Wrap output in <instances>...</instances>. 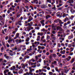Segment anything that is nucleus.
I'll return each instance as SVG.
<instances>
[{
	"instance_id": "nucleus-1",
	"label": "nucleus",
	"mask_w": 75,
	"mask_h": 75,
	"mask_svg": "<svg viewBox=\"0 0 75 75\" xmlns=\"http://www.w3.org/2000/svg\"><path fill=\"white\" fill-rule=\"evenodd\" d=\"M56 29L57 30H59L60 32H64V29H62V28L60 26H57L56 28Z\"/></svg>"
},
{
	"instance_id": "nucleus-2",
	"label": "nucleus",
	"mask_w": 75,
	"mask_h": 75,
	"mask_svg": "<svg viewBox=\"0 0 75 75\" xmlns=\"http://www.w3.org/2000/svg\"><path fill=\"white\" fill-rule=\"evenodd\" d=\"M33 20V18L31 16H30L29 17V19L28 20V22H30Z\"/></svg>"
},
{
	"instance_id": "nucleus-3",
	"label": "nucleus",
	"mask_w": 75,
	"mask_h": 75,
	"mask_svg": "<svg viewBox=\"0 0 75 75\" xmlns=\"http://www.w3.org/2000/svg\"><path fill=\"white\" fill-rule=\"evenodd\" d=\"M42 55L41 54H39L37 56H35V58L36 60H38V58L41 57Z\"/></svg>"
},
{
	"instance_id": "nucleus-4",
	"label": "nucleus",
	"mask_w": 75,
	"mask_h": 75,
	"mask_svg": "<svg viewBox=\"0 0 75 75\" xmlns=\"http://www.w3.org/2000/svg\"><path fill=\"white\" fill-rule=\"evenodd\" d=\"M45 22V20H42L40 21V23L42 24V25L44 26L45 25V24H44V22Z\"/></svg>"
},
{
	"instance_id": "nucleus-5",
	"label": "nucleus",
	"mask_w": 75,
	"mask_h": 75,
	"mask_svg": "<svg viewBox=\"0 0 75 75\" xmlns=\"http://www.w3.org/2000/svg\"><path fill=\"white\" fill-rule=\"evenodd\" d=\"M29 69H30V73H31L33 71H34V69H31V67H29Z\"/></svg>"
},
{
	"instance_id": "nucleus-6",
	"label": "nucleus",
	"mask_w": 75,
	"mask_h": 75,
	"mask_svg": "<svg viewBox=\"0 0 75 75\" xmlns=\"http://www.w3.org/2000/svg\"><path fill=\"white\" fill-rule=\"evenodd\" d=\"M67 3H69L70 4L73 3H74V0H69V1L67 2Z\"/></svg>"
},
{
	"instance_id": "nucleus-7",
	"label": "nucleus",
	"mask_w": 75,
	"mask_h": 75,
	"mask_svg": "<svg viewBox=\"0 0 75 75\" xmlns=\"http://www.w3.org/2000/svg\"><path fill=\"white\" fill-rule=\"evenodd\" d=\"M30 58V56L28 55L25 56L24 57V59H29Z\"/></svg>"
},
{
	"instance_id": "nucleus-8",
	"label": "nucleus",
	"mask_w": 75,
	"mask_h": 75,
	"mask_svg": "<svg viewBox=\"0 0 75 75\" xmlns=\"http://www.w3.org/2000/svg\"><path fill=\"white\" fill-rule=\"evenodd\" d=\"M9 72V70L8 69H7L5 70V71H4V74H6L7 72Z\"/></svg>"
},
{
	"instance_id": "nucleus-9",
	"label": "nucleus",
	"mask_w": 75,
	"mask_h": 75,
	"mask_svg": "<svg viewBox=\"0 0 75 75\" xmlns=\"http://www.w3.org/2000/svg\"><path fill=\"white\" fill-rule=\"evenodd\" d=\"M16 69V67L14 66H13L11 68L10 70H14Z\"/></svg>"
},
{
	"instance_id": "nucleus-10",
	"label": "nucleus",
	"mask_w": 75,
	"mask_h": 75,
	"mask_svg": "<svg viewBox=\"0 0 75 75\" xmlns=\"http://www.w3.org/2000/svg\"><path fill=\"white\" fill-rule=\"evenodd\" d=\"M40 6L42 8H45L46 7V6L44 5H41Z\"/></svg>"
},
{
	"instance_id": "nucleus-11",
	"label": "nucleus",
	"mask_w": 75,
	"mask_h": 75,
	"mask_svg": "<svg viewBox=\"0 0 75 75\" xmlns=\"http://www.w3.org/2000/svg\"><path fill=\"white\" fill-rule=\"evenodd\" d=\"M38 0H34L33 2L34 3H35L37 4H38Z\"/></svg>"
},
{
	"instance_id": "nucleus-12",
	"label": "nucleus",
	"mask_w": 75,
	"mask_h": 75,
	"mask_svg": "<svg viewBox=\"0 0 75 75\" xmlns=\"http://www.w3.org/2000/svg\"><path fill=\"white\" fill-rule=\"evenodd\" d=\"M38 35H41V36H42L43 35V33H38Z\"/></svg>"
},
{
	"instance_id": "nucleus-13",
	"label": "nucleus",
	"mask_w": 75,
	"mask_h": 75,
	"mask_svg": "<svg viewBox=\"0 0 75 75\" xmlns=\"http://www.w3.org/2000/svg\"><path fill=\"white\" fill-rule=\"evenodd\" d=\"M59 19H55L54 21V23H58V22H59Z\"/></svg>"
},
{
	"instance_id": "nucleus-14",
	"label": "nucleus",
	"mask_w": 75,
	"mask_h": 75,
	"mask_svg": "<svg viewBox=\"0 0 75 75\" xmlns=\"http://www.w3.org/2000/svg\"><path fill=\"white\" fill-rule=\"evenodd\" d=\"M70 11H71V13L72 14H74V13L75 12V11L74 10V9H71L70 10Z\"/></svg>"
},
{
	"instance_id": "nucleus-15",
	"label": "nucleus",
	"mask_w": 75,
	"mask_h": 75,
	"mask_svg": "<svg viewBox=\"0 0 75 75\" xmlns=\"http://www.w3.org/2000/svg\"><path fill=\"white\" fill-rule=\"evenodd\" d=\"M51 18V16L49 15H47L46 16V19H48V18Z\"/></svg>"
},
{
	"instance_id": "nucleus-16",
	"label": "nucleus",
	"mask_w": 75,
	"mask_h": 75,
	"mask_svg": "<svg viewBox=\"0 0 75 75\" xmlns=\"http://www.w3.org/2000/svg\"><path fill=\"white\" fill-rule=\"evenodd\" d=\"M60 53L62 54H65V50H64L63 51H61L60 52Z\"/></svg>"
},
{
	"instance_id": "nucleus-17",
	"label": "nucleus",
	"mask_w": 75,
	"mask_h": 75,
	"mask_svg": "<svg viewBox=\"0 0 75 75\" xmlns=\"http://www.w3.org/2000/svg\"><path fill=\"white\" fill-rule=\"evenodd\" d=\"M21 66H22V68H23V69H25V65L24 64H22Z\"/></svg>"
},
{
	"instance_id": "nucleus-18",
	"label": "nucleus",
	"mask_w": 75,
	"mask_h": 75,
	"mask_svg": "<svg viewBox=\"0 0 75 75\" xmlns=\"http://www.w3.org/2000/svg\"><path fill=\"white\" fill-rule=\"evenodd\" d=\"M41 31H43L44 32H46V31H48V30H45V29H42L41 30Z\"/></svg>"
},
{
	"instance_id": "nucleus-19",
	"label": "nucleus",
	"mask_w": 75,
	"mask_h": 75,
	"mask_svg": "<svg viewBox=\"0 0 75 75\" xmlns=\"http://www.w3.org/2000/svg\"><path fill=\"white\" fill-rule=\"evenodd\" d=\"M25 50H26V48H25V45H24L23 46V48L22 49V51H24Z\"/></svg>"
},
{
	"instance_id": "nucleus-20",
	"label": "nucleus",
	"mask_w": 75,
	"mask_h": 75,
	"mask_svg": "<svg viewBox=\"0 0 75 75\" xmlns=\"http://www.w3.org/2000/svg\"><path fill=\"white\" fill-rule=\"evenodd\" d=\"M23 72V69H21L19 71L18 73L19 74H21V73H22V72Z\"/></svg>"
},
{
	"instance_id": "nucleus-21",
	"label": "nucleus",
	"mask_w": 75,
	"mask_h": 75,
	"mask_svg": "<svg viewBox=\"0 0 75 75\" xmlns=\"http://www.w3.org/2000/svg\"><path fill=\"white\" fill-rule=\"evenodd\" d=\"M26 29L28 30V31H30V30H31V29H30V28L29 27H27Z\"/></svg>"
},
{
	"instance_id": "nucleus-22",
	"label": "nucleus",
	"mask_w": 75,
	"mask_h": 75,
	"mask_svg": "<svg viewBox=\"0 0 75 75\" xmlns=\"http://www.w3.org/2000/svg\"><path fill=\"white\" fill-rule=\"evenodd\" d=\"M62 8H63L62 7H61L59 8H57V10L58 11L62 10Z\"/></svg>"
},
{
	"instance_id": "nucleus-23",
	"label": "nucleus",
	"mask_w": 75,
	"mask_h": 75,
	"mask_svg": "<svg viewBox=\"0 0 75 75\" xmlns=\"http://www.w3.org/2000/svg\"><path fill=\"white\" fill-rule=\"evenodd\" d=\"M31 61H32V62H35V60L33 58H32L29 61L30 62H31Z\"/></svg>"
},
{
	"instance_id": "nucleus-24",
	"label": "nucleus",
	"mask_w": 75,
	"mask_h": 75,
	"mask_svg": "<svg viewBox=\"0 0 75 75\" xmlns=\"http://www.w3.org/2000/svg\"><path fill=\"white\" fill-rule=\"evenodd\" d=\"M49 58L50 59V60H51V59H52V55H50L49 56Z\"/></svg>"
},
{
	"instance_id": "nucleus-25",
	"label": "nucleus",
	"mask_w": 75,
	"mask_h": 75,
	"mask_svg": "<svg viewBox=\"0 0 75 75\" xmlns=\"http://www.w3.org/2000/svg\"><path fill=\"white\" fill-rule=\"evenodd\" d=\"M74 59H74V58L72 59L70 61L71 63H73V62H74Z\"/></svg>"
},
{
	"instance_id": "nucleus-26",
	"label": "nucleus",
	"mask_w": 75,
	"mask_h": 75,
	"mask_svg": "<svg viewBox=\"0 0 75 75\" xmlns=\"http://www.w3.org/2000/svg\"><path fill=\"white\" fill-rule=\"evenodd\" d=\"M55 69L57 72H58L59 73L60 72V71H59V70L58 69V68L56 67H55Z\"/></svg>"
},
{
	"instance_id": "nucleus-27",
	"label": "nucleus",
	"mask_w": 75,
	"mask_h": 75,
	"mask_svg": "<svg viewBox=\"0 0 75 75\" xmlns=\"http://www.w3.org/2000/svg\"><path fill=\"white\" fill-rule=\"evenodd\" d=\"M50 36H49L48 35H47V36L46 40H50Z\"/></svg>"
},
{
	"instance_id": "nucleus-28",
	"label": "nucleus",
	"mask_w": 75,
	"mask_h": 75,
	"mask_svg": "<svg viewBox=\"0 0 75 75\" xmlns=\"http://www.w3.org/2000/svg\"><path fill=\"white\" fill-rule=\"evenodd\" d=\"M20 16H21V14H17L16 16L17 18H19V17H20Z\"/></svg>"
},
{
	"instance_id": "nucleus-29",
	"label": "nucleus",
	"mask_w": 75,
	"mask_h": 75,
	"mask_svg": "<svg viewBox=\"0 0 75 75\" xmlns=\"http://www.w3.org/2000/svg\"><path fill=\"white\" fill-rule=\"evenodd\" d=\"M30 40V38H27L26 40H25V41L26 42H28L29 41V40Z\"/></svg>"
},
{
	"instance_id": "nucleus-30",
	"label": "nucleus",
	"mask_w": 75,
	"mask_h": 75,
	"mask_svg": "<svg viewBox=\"0 0 75 75\" xmlns=\"http://www.w3.org/2000/svg\"><path fill=\"white\" fill-rule=\"evenodd\" d=\"M20 36V34H19V33H17L16 34V37H17L18 38Z\"/></svg>"
},
{
	"instance_id": "nucleus-31",
	"label": "nucleus",
	"mask_w": 75,
	"mask_h": 75,
	"mask_svg": "<svg viewBox=\"0 0 75 75\" xmlns=\"http://www.w3.org/2000/svg\"><path fill=\"white\" fill-rule=\"evenodd\" d=\"M23 75H30V74L28 72H26V73H24Z\"/></svg>"
},
{
	"instance_id": "nucleus-32",
	"label": "nucleus",
	"mask_w": 75,
	"mask_h": 75,
	"mask_svg": "<svg viewBox=\"0 0 75 75\" xmlns=\"http://www.w3.org/2000/svg\"><path fill=\"white\" fill-rule=\"evenodd\" d=\"M41 70L42 71L45 72H47V70H46L45 69H41Z\"/></svg>"
},
{
	"instance_id": "nucleus-33",
	"label": "nucleus",
	"mask_w": 75,
	"mask_h": 75,
	"mask_svg": "<svg viewBox=\"0 0 75 75\" xmlns=\"http://www.w3.org/2000/svg\"><path fill=\"white\" fill-rule=\"evenodd\" d=\"M56 15L57 17H60V16H61V15L59 14V13H57Z\"/></svg>"
},
{
	"instance_id": "nucleus-34",
	"label": "nucleus",
	"mask_w": 75,
	"mask_h": 75,
	"mask_svg": "<svg viewBox=\"0 0 75 75\" xmlns=\"http://www.w3.org/2000/svg\"><path fill=\"white\" fill-rule=\"evenodd\" d=\"M12 41H13V40H12V39H11L10 40H8V43H10V42H12Z\"/></svg>"
},
{
	"instance_id": "nucleus-35",
	"label": "nucleus",
	"mask_w": 75,
	"mask_h": 75,
	"mask_svg": "<svg viewBox=\"0 0 75 75\" xmlns=\"http://www.w3.org/2000/svg\"><path fill=\"white\" fill-rule=\"evenodd\" d=\"M3 50H4V47H2L1 48V52H3Z\"/></svg>"
},
{
	"instance_id": "nucleus-36",
	"label": "nucleus",
	"mask_w": 75,
	"mask_h": 75,
	"mask_svg": "<svg viewBox=\"0 0 75 75\" xmlns=\"http://www.w3.org/2000/svg\"><path fill=\"white\" fill-rule=\"evenodd\" d=\"M29 65H33V63L32 62H30L29 63Z\"/></svg>"
},
{
	"instance_id": "nucleus-37",
	"label": "nucleus",
	"mask_w": 75,
	"mask_h": 75,
	"mask_svg": "<svg viewBox=\"0 0 75 75\" xmlns=\"http://www.w3.org/2000/svg\"><path fill=\"white\" fill-rule=\"evenodd\" d=\"M9 55H11V56H13V53H11V52H8Z\"/></svg>"
},
{
	"instance_id": "nucleus-38",
	"label": "nucleus",
	"mask_w": 75,
	"mask_h": 75,
	"mask_svg": "<svg viewBox=\"0 0 75 75\" xmlns=\"http://www.w3.org/2000/svg\"><path fill=\"white\" fill-rule=\"evenodd\" d=\"M49 74L50 75H52V74H53V73L51 72H49Z\"/></svg>"
},
{
	"instance_id": "nucleus-39",
	"label": "nucleus",
	"mask_w": 75,
	"mask_h": 75,
	"mask_svg": "<svg viewBox=\"0 0 75 75\" xmlns=\"http://www.w3.org/2000/svg\"><path fill=\"white\" fill-rule=\"evenodd\" d=\"M47 1L50 3H51V0H47Z\"/></svg>"
},
{
	"instance_id": "nucleus-40",
	"label": "nucleus",
	"mask_w": 75,
	"mask_h": 75,
	"mask_svg": "<svg viewBox=\"0 0 75 75\" xmlns=\"http://www.w3.org/2000/svg\"><path fill=\"white\" fill-rule=\"evenodd\" d=\"M12 50H13V51H14V50H17V48L15 47L14 49L12 48Z\"/></svg>"
},
{
	"instance_id": "nucleus-41",
	"label": "nucleus",
	"mask_w": 75,
	"mask_h": 75,
	"mask_svg": "<svg viewBox=\"0 0 75 75\" xmlns=\"http://www.w3.org/2000/svg\"><path fill=\"white\" fill-rule=\"evenodd\" d=\"M38 49L39 50H41V46H38Z\"/></svg>"
},
{
	"instance_id": "nucleus-42",
	"label": "nucleus",
	"mask_w": 75,
	"mask_h": 75,
	"mask_svg": "<svg viewBox=\"0 0 75 75\" xmlns=\"http://www.w3.org/2000/svg\"><path fill=\"white\" fill-rule=\"evenodd\" d=\"M16 31H14L12 32V34H14V35H15V34H16Z\"/></svg>"
},
{
	"instance_id": "nucleus-43",
	"label": "nucleus",
	"mask_w": 75,
	"mask_h": 75,
	"mask_svg": "<svg viewBox=\"0 0 75 75\" xmlns=\"http://www.w3.org/2000/svg\"><path fill=\"white\" fill-rule=\"evenodd\" d=\"M2 33L3 34H4V35H5V34H6L5 32H4V31L3 30H2Z\"/></svg>"
},
{
	"instance_id": "nucleus-44",
	"label": "nucleus",
	"mask_w": 75,
	"mask_h": 75,
	"mask_svg": "<svg viewBox=\"0 0 75 75\" xmlns=\"http://www.w3.org/2000/svg\"><path fill=\"white\" fill-rule=\"evenodd\" d=\"M21 50V48H19L17 50V51L19 52V51H20Z\"/></svg>"
},
{
	"instance_id": "nucleus-45",
	"label": "nucleus",
	"mask_w": 75,
	"mask_h": 75,
	"mask_svg": "<svg viewBox=\"0 0 75 75\" xmlns=\"http://www.w3.org/2000/svg\"><path fill=\"white\" fill-rule=\"evenodd\" d=\"M69 71V70H65L64 72L65 73H67Z\"/></svg>"
},
{
	"instance_id": "nucleus-46",
	"label": "nucleus",
	"mask_w": 75,
	"mask_h": 75,
	"mask_svg": "<svg viewBox=\"0 0 75 75\" xmlns=\"http://www.w3.org/2000/svg\"><path fill=\"white\" fill-rule=\"evenodd\" d=\"M52 55L54 58H55V57H57V55H56V54H53Z\"/></svg>"
},
{
	"instance_id": "nucleus-47",
	"label": "nucleus",
	"mask_w": 75,
	"mask_h": 75,
	"mask_svg": "<svg viewBox=\"0 0 75 75\" xmlns=\"http://www.w3.org/2000/svg\"><path fill=\"white\" fill-rule=\"evenodd\" d=\"M41 50H43L45 49V47H44V46H41Z\"/></svg>"
},
{
	"instance_id": "nucleus-48",
	"label": "nucleus",
	"mask_w": 75,
	"mask_h": 75,
	"mask_svg": "<svg viewBox=\"0 0 75 75\" xmlns=\"http://www.w3.org/2000/svg\"><path fill=\"white\" fill-rule=\"evenodd\" d=\"M6 46L8 48H9L10 47V45L8 43L6 44Z\"/></svg>"
},
{
	"instance_id": "nucleus-49",
	"label": "nucleus",
	"mask_w": 75,
	"mask_h": 75,
	"mask_svg": "<svg viewBox=\"0 0 75 75\" xmlns=\"http://www.w3.org/2000/svg\"><path fill=\"white\" fill-rule=\"evenodd\" d=\"M52 33L53 34H56V32H55V31L53 30V31H52Z\"/></svg>"
},
{
	"instance_id": "nucleus-50",
	"label": "nucleus",
	"mask_w": 75,
	"mask_h": 75,
	"mask_svg": "<svg viewBox=\"0 0 75 75\" xmlns=\"http://www.w3.org/2000/svg\"><path fill=\"white\" fill-rule=\"evenodd\" d=\"M72 47V44H70L68 45L69 48H70V47Z\"/></svg>"
},
{
	"instance_id": "nucleus-51",
	"label": "nucleus",
	"mask_w": 75,
	"mask_h": 75,
	"mask_svg": "<svg viewBox=\"0 0 75 75\" xmlns=\"http://www.w3.org/2000/svg\"><path fill=\"white\" fill-rule=\"evenodd\" d=\"M30 8H31V10H34V8H33V6L31 5L30 6Z\"/></svg>"
},
{
	"instance_id": "nucleus-52",
	"label": "nucleus",
	"mask_w": 75,
	"mask_h": 75,
	"mask_svg": "<svg viewBox=\"0 0 75 75\" xmlns=\"http://www.w3.org/2000/svg\"><path fill=\"white\" fill-rule=\"evenodd\" d=\"M32 68H35L36 67V65H32L31 66Z\"/></svg>"
},
{
	"instance_id": "nucleus-53",
	"label": "nucleus",
	"mask_w": 75,
	"mask_h": 75,
	"mask_svg": "<svg viewBox=\"0 0 75 75\" xmlns=\"http://www.w3.org/2000/svg\"><path fill=\"white\" fill-rule=\"evenodd\" d=\"M35 29H36V30H40V27H35Z\"/></svg>"
},
{
	"instance_id": "nucleus-54",
	"label": "nucleus",
	"mask_w": 75,
	"mask_h": 75,
	"mask_svg": "<svg viewBox=\"0 0 75 75\" xmlns=\"http://www.w3.org/2000/svg\"><path fill=\"white\" fill-rule=\"evenodd\" d=\"M52 64H57V62L54 61V62H52Z\"/></svg>"
},
{
	"instance_id": "nucleus-55",
	"label": "nucleus",
	"mask_w": 75,
	"mask_h": 75,
	"mask_svg": "<svg viewBox=\"0 0 75 75\" xmlns=\"http://www.w3.org/2000/svg\"><path fill=\"white\" fill-rule=\"evenodd\" d=\"M71 38H71V36H69L68 37V39H69V40H71Z\"/></svg>"
},
{
	"instance_id": "nucleus-56",
	"label": "nucleus",
	"mask_w": 75,
	"mask_h": 75,
	"mask_svg": "<svg viewBox=\"0 0 75 75\" xmlns=\"http://www.w3.org/2000/svg\"><path fill=\"white\" fill-rule=\"evenodd\" d=\"M43 53H46V50H43V51H42Z\"/></svg>"
},
{
	"instance_id": "nucleus-57",
	"label": "nucleus",
	"mask_w": 75,
	"mask_h": 75,
	"mask_svg": "<svg viewBox=\"0 0 75 75\" xmlns=\"http://www.w3.org/2000/svg\"><path fill=\"white\" fill-rule=\"evenodd\" d=\"M13 74H17V72L15 71H13Z\"/></svg>"
},
{
	"instance_id": "nucleus-58",
	"label": "nucleus",
	"mask_w": 75,
	"mask_h": 75,
	"mask_svg": "<svg viewBox=\"0 0 75 75\" xmlns=\"http://www.w3.org/2000/svg\"><path fill=\"white\" fill-rule=\"evenodd\" d=\"M42 42H46V40L45 39H44L43 40H42Z\"/></svg>"
},
{
	"instance_id": "nucleus-59",
	"label": "nucleus",
	"mask_w": 75,
	"mask_h": 75,
	"mask_svg": "<svg viewBox=\"0 0 75 75\" xmlns=\"http://www.w3.org/2000/svg\"><path fill=\"white\" fill-rule=\"evenodd\" d=\"M2 17L4 18H5V17H6V15L5 14H3L2 15Z\"/></svg>"
},
{
	"instance_id": "nucleus-60",
	"label": "nucleus",
	"mask_w": 75,
	"mask_h": 75,
	"mask_svg": "<svg viewBox=\"0 0 75 75\" xmlns=\"http://www.w3.org/2000/svg\"><path fill=\"white\" fill-rule=\"evenodd\" d=\"M70 36L72 38H74V35H73V34H71Z\"/></svg>"
},
{
	"instance_id": "nucleus-61",
	"label": "nucleus",
	"mask_w": 75,
	"mask_h": 75,
	"mask_svg": "<svg viewBox=\"0 0 75 75\" xmlns=\"http://www.w3.org/2000/svg\"><path fill=\"white\" fill-rule=\"evenodd\" d=\"M46 55H49L50 54V53H49V52H47L46 53Z\"/></svg>"
},
{
	"instance_id": "nucleus-62",
	"label": "nucleus",
	"mask_w": 75,
	"mask_h": 75,
	"mask_svg": "<svg viewBox=\"0 0 75 75\" xmlns=\"http://www.w3.org/2000/svg\"><path fill=\"white\" fill-rule=\"evenodd\" d=\"M50 51L51 53H52V52H53V50H50Z\"/></svg>"
},
{
	"instance_id": "nucleus-63",
	"label": "nucleus",
	"mask_w": 75,
	"mask_h": 75,
	"mask_svg": "<svg viewBox=\"0 0 75 75\" xmlns=\"http://www.w3.org/2000/svg\"><path fill=\"white\" fill-rule=\"evenodd\" d=\"M42 59H39L38 61H39V62H41V61H42Z\"/></svg>"
},
{
	"instance_id": "nucleus-64",
	"label": "nucleus",
	"mask_w": 75,
	"mask_h": 75,
	"mask_svg": "<svg viewBox=\"0 0 75 75\" xmlns=\"http://www.w3.org/2000/svg\"><path fill=\"white\" fill-rule=\"evenodd\" d=\"M11 72H9V71L8 72V75H11Z\"/></svg>"
}]
</instances>
